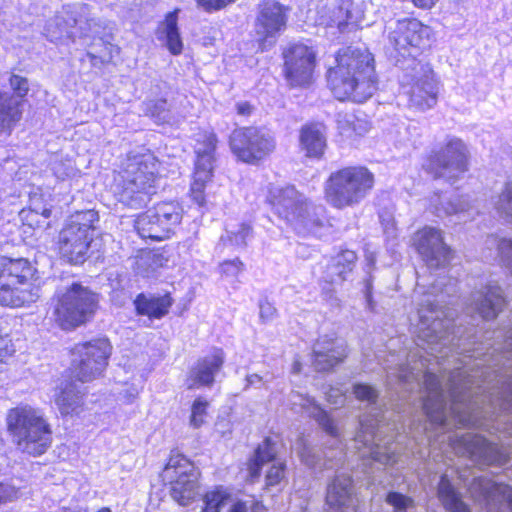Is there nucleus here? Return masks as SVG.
Returning <instances> with one entry per match:
<instances>
[{"instance_id": "f257e3e1", "label": "nucleus", "mask_w": 512, "mask_h": 512, "mask_svg": "<svg viewBox=\"0 0 512 512\" xmlns=\"http://www.w3.org/2000/svg\"><path fill=\"white\" fill-rule=\"evenodd\" d=\"M476 375L456 369L447 379V391L435 373L425 371L422 378L427 392L423 401L425 414L432 423L448 426L481 427L512 436V399L485 394L475 383Z\"/></svg>"}, {"instance_id": "f03ea898", "label": "nucleus", "mask_w": 512, "mask_h": 512, "mask_svg": "<svg viewBox=\"0 0 512 512\" xmlns=\"http://www.w3.org/2000/svg\"><path fill=\"white\" fill-rule=\"evenodd\" d=\"M337 65L328 70V84L339 100L363 102L376 91L373 55L366 49L346 47L336 57Z\"/></svg>"}, {"instance_id": "7ed1b4c3", "label": "nucleus", "mask_w": 512, "mask_h": 512, "mask_svg": "<svg viewBox=\"0 0 512 512\" xmlns=\"http://www.w3.org/2000/svg\"><path fill=\"white\" fill-rule=\"evenodd\" d=\"M431 293L424 296L419 304V322L416 327L419 346H427L431 355L436 358H445L448 353L444 349L455 351L458 354L467 352L464 340L470 338L459 324L456 328L453 325V312L439 305V300L432 299Z\"/></svg>"}, {"instance_id": "20e7f679", "label": "nucleus", "mask_w": 512, "mask_h": 512, "mask_svg": "<svg viewBox=\"0 0 512 512\" xmlns=\"http://www.w3.org/2000/svg\"><path fill=\"white\" fill-rule=\"evenodd\" d=\"M6 424L12 442L22 453L36 457L51 447V425L40 408L19 404L8 410Z\"/></svg>"}, {"instance_id": "39448f33", "label": "nucleus", "mask_w": 512, "mask_h": 512, "mask_svg": "<svg viewBox=\"0 0 512 512\" xmlns=\"http://www.w3.org/2000/svg\"><path fill=\"white\" fill-rule=\"evenodd\" d=\"M157 161L151 154L128 156L117 180V199L132 209H140L155 193Z\"/></svg>"}, {"instance_id": "423d86ee", "label": "nucleus", "mask_w": 512, "mask_h": 512, "mask_svg": "<svg viewBox=\"0 0 512 512\" xmlns=\"http://www.w3.org/2000/svg\"><path fill=\"white\" fill-rule=\"evenodd\" d=\"M374 186L373 173L364 166H349L332 172L324 185L327 203L336 209L359 205Z\"/></svg>"}, {"instance_id": "0eeeda50", "label": "nucleus", "mask_w": 512, "mask_h": 512, "mask_svg": "<svg viewBox=\"0 0 512 512\" xmlns=\"http://www.w3.org/2000/svg\"><path fill=\"white\" fill-rule=\"evenodd\" d=\"M385 32L388 38L390 56L397 64L413 60L421 51L430 45L431 29L414 18L391 19L386 23Z\"/></svg>"}, {"instance_id": "6e6552de", "label": "nucleus", "mask_w": 512, "mask_h": 512, "mask_svg": "<svg viewBox=\"0 0 512 512\" xmlns=\"http://www.w3.org/2000/svg\"><path fill=\"white\" fill-rule=\"evenodd\" d=\"M360 428L354 437V447L364 460L377 462L383 466H393L397 463L399 452L394 435H383L386 428L378 417L360 418Z\"/></svg>"}, {"instance_id": "1a4fd4ad", "label": "nucleus", "mask_w": 512, "mask_h": 512, "mask_svg": "<svg viewBox=\"0 0 512 512\" xmlns=\"http://www.w3.org/2000/svg\"><path fill=\"white\" fill-rule=\"evenodd\" d=\"M97 306L95 293L81 284L73 283L57 292L53 317L63 330H71L88 322Z\"/></svg>"}, {"instance_id": "9d476101", "label": "nucleus", "mask_w": 512, "mask_h": 512, "mask_svg": "<svg viewBox=\"0 0 512 512\" xmlns=\"http://www.w3.org/2000/svg\"><path fill=\"white\" fill-rule=\"evenodd\" d=\"M32 267L24 258L0 259V305L20 307L36 301L37 292L29 289Z\"/></svg>"}, {"instance_id": "9b49d317", "label": "nucleus", "mask_w": 512, "mask_h": 512, "mask_svg": "<svg viewBox=\"0 0 512 512\" xmlns=\"http://www.w3.org/2000/svg\"><path fill=\"white\" fill-rule=\"evenodd\" d=\"M401 80L403 93L408 97L409 105L419 111L433 108L438 101L439 81L431 66L419 60L403 66Z\"/></svg>"}, {"instance_id": "f8f14e48", "label": "nucleus", "mask_w": 512, "mask_h": 512, "mask_svg": "<svg viewBox=\"0 0 512 512\" xmlns=\"http://www.w3.org/2000/svg\"><path fill=\"white\" fill-rule=\"evenodd\" d=\"M112 347L105 338L78 343L72 349L71 373L80 382L98 378L108 364Z\"/></svg>"}, {"instance_id": "ddd939ff", "label": "nucleus", "mask_w": 512, "mask_h": 512, "mask_svg": "<svg viewBox=\"0 0 512 512\" xmlns=\"http://www.w3.org/2000/svg\"><path fill=\"white\" fill-rule=\"evenodd\" d=\"M162 477L170 482V495L181 506L189 505L199 494V472L183 455L170 457Z\"/></svg>"}, {"instance_id": "4468645a", "label": "nucleus", "mask_w": 512, "mask_h": 512, "mask_svg": "<svg viewBox=\"0 0 512 512\" xmlns=\"http://www.w3.org/2000/svg\"><path fill=\"white\" fill-rule=\"evenodd\" d=\"M469 151L459 138H451L428 158L427 170L435 178L455 181L468 171Z\"/></svg>"}, {"instance_id": "2eb2a0df", "label": "nucleus", "mask_w": 512, "mask_h": 512, "mask_svg": "<svg viewBox=\"0 0 512 512\" xmlns=\"http://www.w3.org/2000/svg\"><path fill=\"white\" fill-rule=\"evenodd\" d=\"M289 12L288 6L276 0H263L257 5L254 32L262 51L273 47L286 30Z\"/></svg>"}, {"instance_id": "dca6fc26", "label": "nucleus", "mask_w": 512, "mask_h": 512, "mask_svg": "<svg viewBox=\"0 0 512 512\" xmlns=\"http://www.w3.org/2000/svg\"><path fill=\"white\" fill-rule=\"evenodd\" d=\"M230 147L239 160L255 164L272 153L276 143L274 137L265 130L245 127L232 132Z\"/></svg>"}, {"instance_id": "f3484780", "label": "nucleus", "mask_w": 512, "mask_h": 512, "mask_svg": "<svg viewBox=\"0 0 512 512\" xmlns=\"http://www.w3.org/2000/svg\"><path fill=\"white\" fill-rule=\"evenodd\" d=\"M217 143L218 139L214 132L198 134L195 145L194 181L191 185V197L198 205L205 202L204 188L213 174Z\"/></svg>"}, {"instance_id": "a211bd4d", "label": "nucleus", "mask_w": 512, "mask_h": 512, "mask_svg": "<svg viewBox=\"0 0 512 512\" xmlns=\"http://www.w3.org/2000/svg\"><path fill=\"white\" fill-rule=\"evenodd\" d=\"M471 497L485 502V512H512V487L483 476L474 477L468 485Z\"/></svg>"}, {"instance_id": "6ab92c4d", "label": "nucleus", "mask_w": 512, "mask_h": 512, "mask_svg": "<svg viewBox=\"0 0 512 512\" xmlns=\"http://www.w3.org/2000/svg\"><path fill=\"white\" fill-rule=\"evenodd\" d=\"M285 74L291 86H306L312 81L316 53L303 43L291 45L285 52Z\"/></svg>"}, {"instance_id": "aec40b11", "label": "nucleus", "mask_w": 512, "mask_h": 512, "mask_svg": "<svg viewBox=\"0 0 512 512\" xmlns=\"http://www.w3.org/2000/svg\"><path fill=\"white\" fill-rule=\"evenodd\" d=\"M457 450L479 465H504L509 459L501 448L478 434L466 433L461 436Z\"/></svg>"}, {"instance_id": "412c9836", "label": "nucleus", "mask_w": 512, "mask_h": 512, "mask_svg": "<svg viewBox=\"0 0 512 512\" xmlns=\"http://www.w3.org/2000/svg\"><path fill=\"white\" fill-rule=\"evenodd\" d=\"M412 242L428 267L439 268L449 261L450 249L443 241L441 230L424 227L413 235Z\"/></svg>"}, {"instance_id": "4be33fe9", "label": "nucleus", "mask_w": 512, "mask_h": 512, "mask_svg": "<svg viewBox=\"0 0 512 512\" xmlns=\"http://www.w3.org/2000/svg\"><path fill=\"white\" fill-rule=\"evenodd\" d=\"M272 462L266 474V484L274 486L285 477V463L277 458L276 444L266 438L256 449L254 458L249 463V474L252 479L259 477L263 465Z\"/></svg>"}, {"instance_id": "5701e85b", "label": "nucleus", "mask_w": 512, "mask_h": 512, "mask_svg": "<svg viewBox=\"0 0 512 512\" xmlns=\"http://www.w3.org/2000/svg\"><path fill=\"white\" fill-rule=\"evenodd\" d=\"M490 367H498L494 372L499 377V387H493L488 393L495 396L512 399V329L505 335L504 344L500 348H494L491 353Z\"/></svg>"}, {"instance_id": "b1692460", "label": "nucleus", "mask_w": 512, "mask_h": 512, "mask_svg": "<svg viewBox=\"0 0 512 512\" xmlns=\"http://www.w3.org/2000/svg\"><path fill=\"white\" fill-rule=\"evenodd\" d=\"M267 201L275 214L291 224L296 215L302 211L308 199L293 186H286L270 189Z\"/></svg>"}, {"instance_id": "393cba45", "label": "nucleus", "mask_w": 512, "mask_h": 512, "mask_svg": "<svg viewBox=\"0 0 512 512\" xmlns=\"http://www.w3.org/2000/svg\"><path fill=\"white\" fill-rule=\"evenodd\" d=\"M326 505L329 512H354V485L350 474L338 472L328 484Z\"/></svg>"}, {"instance_id": "a878e982", "label": "nucleus", "mask_w": 512, "mask_h": 512, "mask_svg": "<svg viewBox=\"0 0 512 512\" xmlns=\"http://www.w3.org/2000/svg\"><path fill=\"white\" fill-rule=\"evenodd\" d=\"M81 228L66 224L59 234V252L63 258L73 264L83 263L93 239Z\"/></svg>"}, {"instance_id": "bb28decb", "label": "nucleus", "mask_w": 512, "mask_h": 512, "mask_svg": "<svg viewBox=\"0 0 512 512\" xmlns=\"http://www.w3.org/2000/svg\"><path fill=\"white\" fill-rule=\"evenodd\" d=\"M89 7L86 4H73L63 7L60 15L50 19L45 27L46 36L50 41H56L62 38L64 33L71 35L69 28L77 25L82 29V24H88Z\"/></svg>"}, {"instance_id": "cd10ccee", "label": "nucleus", "mask_w": 512, "mask_h": 512, "mask_svg": "<svg viewBox=\"0 0 512 512\" xmlns=\"http://www.w3.org/2000/svg\"><path fill=\"white\" fill-rule=\"evenodd\" d=\"M224 358L222 349H214L210 355L200 358L188 373L187 388L191 390L202 386H211L214 383L215 375L223 366Z\"/></svg>"}, {"instance_id": "c85d7f7f", "label": "nucleus", "mask_w": 512, "mask_h": 512, "mask_svg": "<svg viewBox=\"0 0 512 512\" xmlns=\"http://www.w3.org/2000/svg\"><path fill=\"white\" fill-rule=\"evenodd\" d=\"M289 401L293 407L299 406L301 411L313 418L328 435L335 439L339 446L342 445L340 428L313 397L299 392H291Z\"/></svg>"}, {"instance_id": "c756f323", "label": "nucleus", "mask_w": 512, "mask_h": 512, "mask_svg": "<svg viewBox=\"0 0 512 512\" xmlns=\"http://www.w3.org/2000/svg\"><path fill=\"white\" fill-rule=\"evenodd\" d=\"M346 357V346L337 338L320 337L313 347V366L319 372L333 369Z\"/></svg>"}, {"instance_id": "7c9ffc66", "label": "nucleus", "mask_w": 512, "mask_h": 512, "mask_svg": "<svg viewBox=\"0 0 512 512\" xmlns=\"http://www.w3.org/2000/svg\"><path fill=\"white\" fill-rule=\"evenodd\" d=\"M351 0H331L317 9L316 24L333 27L345 32L350 24L354 22Z\"/></svg>"}, {"instance_id": "2f4dec72", "label": "nucleus", "mask_w": 512, "mask_h": 512, "mask_svg": "<svg viewBox=\"0 0 512 512\" xmlns=\"http://www.w3.org/2000/svg\"><path fill=\"white\" fill-rule=\"evenodd\" d=\"M505 305L502 289L494 282H489L483 289L472 294V306L481 318L494 319Z\"/></svg>"}, {"instance_id": "473e14b6", "label": "nucleus", "mask_w": 512, "mask_h": 512, "mask_svg": "<svg viewBox=\"0 0 512 512\" xmlns=\"http://www.w3.org/2000/svg\"><path fill=\"white\" fill-rule=\"evenodd\" d=\"M326 222L325 207L308 201L290 225L299 234L319 235L320 231L325 227Z\"/></svg>"}, {"instance_id": "72a5a7b5", "label": "nucleus", "mask_w": 512, "mask_h": 512, "mask_svg": "<svg viewBox=\"0 0 512 512\" xmlns=\"http://www.w3.org/2000/svg\"><path fill=\"white\" fill-rule=\"evenodd\" d=\"M300 149L306 157L320 159L326 149L325 127L320 123H310L299 132Z\"/></svg>"}, {"instance_id": "f704fd0d", "label": "nucleus", "mask_w": 512, "mask_h": 512, "mask_svg": "<svg viewBox=\"0 0 512 512\" xmlns=\"http://www.w3.org/2000/svg\"><path fill=\"white\" fill-rule=\"evenodd\" d=\"M399 355L390 354L386 360L385 370L387 372V381L389 385L393 383L410 384L413 381L419 384L420 375L423 372L425 364L423 360L415 363L413 367L408 364L399 363Z\"/></svg>"}, {"instance_id": "c9c22d12", "label": "nucleus", "mask_w": 512, "mask_h": 512, "mask_svg": "<svg viewBox=\"0 0 512 512\" xmlns=\"http://www.w3.org/2000/svg\"><path fill=\"white\" fill-rule=\"evenodd\" d=\"M295 449L301 458V461L311 468L321 469L323 467L326 469H332L335 466L333 463L334 458L338 463L344 459L345 455L343 449L340 447L337 449L335 454H333V451L329 449L328 452H325V460L322 463L320 455L303 438H299L297 440Z\"/></svg>"}, {"instance_id": "e433bc0d", "label": "nucleus", "mask_w": 512, "mask_h": 512, "mask_svg": "<svg viewBox=\"0 0 512 512\" xmlns=\"http://www.w3.org/2000/svg\"><path fill=\"white\" fill-rule=\"evenodd\" d=\"M83 392L73 382L63 383L55 393V404L63 416L79 414L83 407Z\"/></svg>"}, {"instance_id": "4c0bfd02", "label": "nucleus", "mask_w": 512, "mask_h": 512, "mask_svg": "<svg viewBox=\"0 0 512 512\" xmlns=\"http://www.w3.org/2000/svg\"><path fill=\"white\" fill-rule=\"evenodd\" d=\"M437 496L443 507L449 512H470L468 505L462 500V494L451 482L447 473L441 475Z\"/></svg>"}, {"instance_id": "58836bf2", "label": "nucleus", "mask_w": 512, "mask_h": 512, "mask_svg": "<svg viewBox=\"0 0 512 512\" xmlns=\"http://www.w3.org/2000/svg\"><path fill=\"white\" fill-rule=\"evenodd\" d=\"M159 221V225L164 230L165 239L170 236L172 230L181 222L183 209L178 202L164 201L157 203L151 208Z\"/></svg>"}, {"instance_id": "ea45409f", "label": "nucleus", "mask_w": 512, "mask_h": 512, "mask_svg": "<svg viewBox=\"0 0 512 512\" xmlns=\"http://www.w3.org/2000/svg\"><path fill=\"white\" fill-rule=\"evenodd\" d=\"M21 117V101L8 92H0V132L10 131Z\"/></svg>"}, {"instance_id": "a19ab883", "label": "nucleus", "mask_w": 512, "mask_h": 512, "mask_svg": "<svg viewBox=\"0 0 512 512\" xmlns=\"http://www.w3.org/2000/svg\"><path fill=\"white\" fill-rule=\"evenodd\" d=\"M172 301L168 295L161 297L139 294L134 300L136 311L140 315L161 318L168 313Z\"/></svg>"}, {"instance_id": "79ce46f5", "label": "nucleus", "mask_w": 512, "mask_h": 512, "mask_svg": "<svg viewBox=\"0 0 512 512\" xmlns=\"http://www.w3.org/2000/svg\"><path fill=\"white\" fill-rule=\"evenodd\" d=\"M434 212L437 216H449L469 211L472 208L471 202L464 196L442 197L435 194L431 200Z\"/></svg>"}, {"instance_id": "37998d69", "label": "nucleus", "mask_w": 512, "mask_h": 512, "mask_svg": "<svg viewBox=\"0 0 512 512\" xmlns=\"http://www.w3.org/2000/svg\"><path fill=\"white\" fill-rule=\"evenodd\" d=\"M356 260L357 256L354 251H342L327 268L328 281L338 283L346 280L347 275L352 272Z\"/></svg>"}, {"instance_id": "c03bdc74", "label": "nucleus", "mask_w": 512, "mask_h": 512, "mask_svg": "<svg viewBox=\"0 0 512 512\" xmlns=\"http://www.w3.org/2000/svg\"><path fill=\"white\" fill-rule=\"evenodd\" d=\"M159 224L152 209H149L137 216L135 229L141 238L160 241L164 240L165 237L164 230H162Z\"/></svg>"}, {"instance_id": "a18cd8bd", "label": "nucleus", "mask_w": 512, "mask_h": 512, "mask_svg": "<svg viewBox=\"0 0 512 512\" xmlns=\"http://www.w3.org/2000/svg\"><path fill=\"white\" fill-rule=\"evenodd\" d=\"M159 31L165 36L166 45L169 51L178 55L182 52L183 44L177 27V12H170L164 22L161 24Z\"/></svg>"}, {"instance_id": "49530a36", "label": "nucleus", "mask_w": 512, "mask_h": 512, "mask_svg": "<svg viewBox=\"0 0 512 512\" xmlns=\"http://www.w3.org/2000/svg\"><path fill=\"white\" fill-rule=\"evenodd\" d=\"M164 262L165 259L161 253L152 251L145 252L138 257L137 269L143 276L149 277L159 267H162Z\"/></svg>"}, {"instance_id": "de8ad7c7", "label": "nucleus", "mask_w": 512, "mask_h": 512, "mask_svg": "<svg viewBox=\"0 0 512 512\" xmlns=\"http://www.w3.org/2000/svg\"><path fill=\"white\" fill-rule=\"evenodd\" d=\"M486 245L497 248L501 261L512 274V239L490 235L486 239Z\"/></svg>"}, {"instance_id": "09e8293b", "label": "nucleus", "mask_w": 512, "mask_h": 512, "mask_svg": "<svg viewBox=\"0 0 512 512\" xmlns=\"http://www.w3.org/2000/svg\"><path fill=\"white\" fill-rule=\"evenodd\" d=\"M98 220L99 216L96 211L85 210L73 215L67 224L81 228V230H84L83 232L85 234L92 235L95 228L94 224L98 222Z\"/></svg>"}, {"instance_id": "8fccbe9b", "label": "nucleus", "mask_w": 512, "mask_h": 512, "mask_svg": "<svg viewBox=\"0 0 512 512\" xmlns=\"http://www.w3.org/2000/svg\"><path fill=\"white\" fill-rule=\"evenodd\" d=\"M385 501L393 507V512H412L415 508L413 498L395 491L389 492L386 495Z\"/></svg>"}, {"instance_id": "3c124183", "label": "nucleus", "mask_w": 512, "mask_h": 512, "mask_svg": "<svg viewBox=\"0 0 512 512\" xmlns=\"http://www.w3.org/2000/svg\"><path fill=\"white\" fill-rule=\"evenodd\" d=\"M229 499V495L223 490H215L207 492L204 496L205 507L202 512H220Z\"/></svg>"}, {"instance_id": "603ef678", "label": "nucleus", "mask_w": 512, "mask_h": 512, "mask_svg": "<svg viewBox=\"0 0 512 512\" xmlns=\"http://www.w3.org/2000/svg\"><path fill=\"white\" fill-rule=\"evenodd\" d=\"M495 208L503 217L512 222V181L504 186L495 202Z\"/></svg>"}, {"instance_id": "864d4df0", "label": "nucleus", "mask_w": 512, "mask_h": 512, "mask_svg": "<svg viewBox=\"0 0 512 512\" xmlns=\"http://www.w3.org/2000/svg\"><path fill=\"white\" fill-rule=\"evenodd\" d=\"M353 394L357 400L366 402L369 406H376L378 403L379 391L369 384H355L353 386Z\"/></svg>"}, {"instance_id": "5fc2aeb1", "label": "nucleus", "mask_w": 512, "mask_h": 512, "mask_svg": "<svg viewBox=\"0 0 512 512\" xmlns=\"http://www.w3.org/2000/svg\"><path fill=\"white\" fill-rule=\"evenodd\" d=\"M208 406L209 402L203 397L195 399L191 406V415L189 419L190 426L197 429L204 424Z\"/></svg>"}, {"instance_id": "6e6d98bb", "label": "nucleus", "mask_w": 512, "mask_h": 512, "mask_svg": "<svg viewBox=\"0 0 512 512\" xmlns=\"http://www.w3.org/2000/svg\"><path fill=\"white\" fill-rule=\"evenodd\" d=\"M148 111L156 122L164 123L170 119L166 100L160 99L148 104Z\"/></svg>"}, {"instance_id": "4d7b16f0", "label": "nucleus", "mask_w": 512, "mask_h": 512, "mask_svg": "<svg viewBox=\"0 0 512 512\" xmlns=\"http://www.w3.org/2000/svg\"><path fill=\"white\" fill-rule=\"evenodd\" d=\"M22 214L24 217L29 221V225H33L35 223L38 227L41 226H48V223H46V220L51 215V210L48 208H43L41 211H39L36 208H30L29 211H22Z\"/></svg>"}, {"instance_id": "13d9d810", "label": "nucleus", "mask_w": 512, "mask_h": 512, "mask_svg": "<svg viewBox=\"0 0 512 512\" xmlns=\"http://www.w3.org/2000/svg\"><path fill=\"white\" fill-rule=\"evenodd\" d=\"M252 229L248 224H241L237 231L229 232V241L237 247H245L247 245L246 239L251 235Z\"/></svg>"}, {"instance_id": "bf43d9fd", "label": "nucleus", "mask_w": 512, "mask_h": 512, "mask_svg": "<svg viewBox=\"0 0 512 512\" xmlns=\"http://www.w3.org/2000/svg\"><path fill=\"white\" fill-rule=\"evenodd\" d=\"M12 90L16 93V98H23L29 91V83L27 78L13 74L9 79Z\"/></svg>"}, {"instance_id": "052dcab7", "label": "nucleus", "mask_w": 512, "mask_h": 512, "mask_svg": "<svg viewBox=\"0 0 512 512\" xmlns=\"http://www.w3.org/2000/svg\"><path fill=\"white\" fill-rule=\"evenodd\" d=\"M243 270V263L238 259L225 261L221 264V271L223 274L236 277Z\"/></svg>"}, {"instance_id": "680f3d73", "label": "nucleus", "mask_w": 512, "mask_h": 512, "mask_svg": "<svg viewBox=\"0 0 512 512\" xmlns=\"http://www.w3.org/2000/svg\"><path fill=\"white\" fill-rule=\"evenodd\" d=\"M277 315L276 308L268 301H261L259 304L260 319L266 323L272 321Z\"/></svg>"}, {"instance_id": "e2e57ef3", "label": "nucleus", "mask_w": 512, "mask_h": 512, "mask_svg": "<svg viewBox=\"0 0 512 512\" xmlns=\"http://www.w3.org/2000/svg\"><path fill=\"white\" fill-rule=\"evenodd\" d=\"M236 0H197L198 4L206 11L220 10Z\"/></svg>"}, {"instance_id": "0e129e2a", "label": "nucleus", "mask_w": 512, "mask_h": 512, "mask_svg": "<svg viewBox=\"0 0 512 512\" xmlns=\"http://www.w3.org/2000/svg\"><path fill=\"white\" fill-rule=\"evenodd\" d=\"M345 393L339 388H330L326 392V400L333 405H343L345 402Z\"/></svg>"}, {"instance_id": "69168bd1", "label": "nucleus", "mask_w": 512, "mask_h": 512, "mask_svg": "<svg viewBox=\"0 0 512 512\" xmlns=\"http://www.w3.org/2000/svg\"><path fill=\"white\" fill-rule=\"evenodd\" d=\"M14 352L15 349L8 336L0 335V361H3L5 357L12 355Z\"/></svg>"}, {"instance_id": "338daca9", "label": "nucleus", "mask_w": 512, "mask_h": 512, "mask_svg": "<svg viewBox=\"0 0 512 512\" xmlns=\"http://www.w3.org/2000/svg\"><path fill=\"white\" fill-rule=\"evenodd\" d=\"M16 494L17 491L13 487L0 484V503L11 500L12 498L16 497Z\"/></svg>"}, {"instance_id": "774afa93", "label": "nucleus", "mask_w": 512, "mask_h": 512, "mask_svg": "<svg viewBox=\"0 0 512 512\" xmlns=\"http://www.w3.org/2000/svg\"><path fill=\"white\" fill-rule=\"evenodd\" d=\"M245 381H246V385L244 387V390H247L252 386L258 388L263 383V377L256 373L248 374V375H246Z\"/></svg>"}]
</instances>
